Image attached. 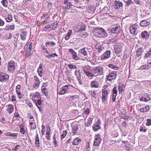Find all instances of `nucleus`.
I'll return each instance as SVG.
<instances>
[{"label":"nucleus","mask_w":151,"mask_h":151,"mask_svg":"<svg viewBox=\"0 0 151 151\" xmlns=\"http://www.w3.org/2000/svg\"><path fill=\"white\" fill-rule=\"evenodd\" d=\"M147 123L146 124L147 126H149L151 125V119H148L147 120Z\"/></svg>","instance_id":"obj_47"},{"label":"nucleus","mask_w":151,"mask_h":151,"mask_svg":"<svg viewBox=\"0 0 151 151\" xmlns=\"http://www.w3.org/2000/svg\"><path fill=\"white\" fill-rule=\"evenodd\" d=\"M100 122L99 121H98L96 123L95 125L93 127V129L94 131H96L100 129V127L99 126Z\"/></svg>","instance_id":"obj_23"},{"label":"nucleus","mask_w":151,"mask_h":151,"mask_svg":"<svg viewBox=\"0 0 151 151\" xmlns=\"http://www.w3.org/2000/svg\"><path fill=\"white\" fill-rule=\"evenodd\" d=\"M104 68L102 66H99L94 67L92 70V73L90 72V69L88 67H84L83 70L85 74L89 77H96L98 76L103 75Z\"/></svg>","instance_id":"obj_1"},{"label":"nucleus","mask_w":151,"mask_h":151,"mask_svg":"<svg viewBox=\"0 0 151 151\" xmlns=\"http://www.w3.org/2000/svg\"><path fill=\"white\" fill-rule=\"evenodd\" d=\"M72 6V5L71 4V3L69 2L67 5V6L65 7V9H69L71 8V6Z\"/></svg>","instance_id":"obj_52"},{"label":"nucleus","mask_w":151,"mask_h":151,"mask_svg":"<svg viewBox=\"0 0 151 151\" xmlns=\"http://www.w3.org/2000/svg\"><path fill=\"white\" fill-rule=\"evenodd\" d=\"M114 49L115 52L117 55H118L119 53L122 52V48L120 46L116 45L114 47Z\"/></svg>","instance_id":"obj_15"},{"label":"nucleus","mask_w":151,"mask_h":151,"mask_svg":"<svg viewBox=\"0 0 151 151\" xmlns=\"http://www.w3.org/2000/svg\"><path fill=\"white\" fill-rule=\"evenodd\" d=\"M78 98V96L77 95L72 96H70V100L71 101L76 99Z\"/></svg>","instance_id":"obj_45"},{"label":"nucleus","mask_w":151,"mask_h":151,"mask_svg":"<svg viewBox=\"0 0 151 151\" xmlns=\"http://www.w3.org/2000/svg\"><path fill=\"white\" fill-rule=\"evenodd\" d=\"M114 7L116 9H118L122 8L123 6L122 3L119 1L115 0L114 2Z\"/></svg>","instance_id":"obj_10"},{"label":"nucleus","mask_w":151,"mask_h":151,"mask_svg":"<svg viewBox=\"0 0 151 151\" xmlns=\"http://www.w3.org/2000/svg\"><path fill=\"white\" fill-rule=\"evenodd\" d=\"M14 25H11L9 26V29L11 30H14Z\"/></svg>","instance_id":"obj_61"},{"label":"nucleus","mask_w":151,"mask_h":151,"mask_svg":"<svg viewBox=\"0 0 151 151\" xmlns=\"http://www.w3.org/2000/svg\"><path fill=\"white\" fill-rule=\"evenodd\" d=\"M113 95H116L117 93L116 87H114L113 89Z\"/></svg>","instance_id":"obj_44"},{"label":"nucleus","mask_w":151,"mask_h":151,"mask_svg":"<svg viewBox=\"0 0 151 151\" xmlns=\"http://www.w3.org/2000/svg\"><path fill=\"white\" fill-rule=\"evenodd\" d=\"M117 76V72L114 71L109 73L106 76L107 81H111L113 79H115Z\"/></svg>","instance_id":"obj_7"},{"label":"nucleus","mask_w":151,"mask_h":151,"mask_svg":"<svg viewBox=\"0 0 151 151\" xmlns=\"http://www.w3.org/2000/svg\"><path fill=\"white\" fill-rule=\"evenodd\" d=\"M67 133V132L66 130H65L63 132L62 134L61 135V139H63L66 136Z\"/></svg>","instance_id":"obj_38"},{"label":"nucleus","mask_w":151,"mask_h":151,"mask_svg":"<svg viewBox=\"0 0 151 151\" xmlns=\"http://www.w3.org/2000/svg\"><path fill=\"white\" fill-rule=\"evenodd\" d=\"M68 52L71 54L72 58L73 60H77L79 59V58L78 57L77 53L73 49H70Z\"/></svg>","instance_id":"obj_9"},{"label":"nucleus","mask_w":151,"mask_h":151,"mask_svg":"<svg viewBox=\"0 0 151 151\" xmlns=\"http://www.w3.org/2000/svg\"><path fill=\"white\" fill-rule=\"evenodd\" d=\"M27 34V32L25 31H23L21 33L20 36L22 40H25Z\"/></svg>","instance_id":"obj_21"},{"label":"nucleus","mask_w":151,"mask_h":151,"mask_svg":"<svg viewBox=\"0 0 151 151\" xmlns=\"http://www.w3.org/2000/svg\"><path fill=\"white\" fill-rule=\"evenodd\" d=\"M39 75L40 77H42L43 76L42 69V67L40 66L39 69L37 70Z\"/></svg>","instance_id":"obj_29"},{"label":"nucleus","mask_w":151,"mask_h":151,"mask_svg":"<svg viewBox=\"0 0 151 151\" xmlns=\"http://www.w3.org/2000/svg\"><path fill=\"white\" fill-rule=\"evenodd\" d=\"M55 56H56L57 57H58V55L56 53H52L51 54H50L49 55H45V56L48 58L49 59H50L51 57H54Z\"/></svg>","instance_id":"obj_28"},{"label":"nucleus","mask_w":151,"mask_h":151,"mask_svg":"<svg viewBox=\"0 0 151 151\" xmlns=\"http://www.w3.org/2000/svg\"><path fill=\"white\" fill-rule=\"evenodd\" d=\"M7 110L9 114H11L14 110L13 106L12 105H9L6 106Z\"/></svg>","instance_id":"obj_20"},{"label":"nucleus","mask_w":151,"mask_h":151,"mask_svg":"<svg viewBox=\"0 0 151 151\" xmlns=\"http://www.w3.org/2000/svg\"><path fill=\"white\" fill-rule=\"evenodd\" d=\"M24 127V126L22 124H21L20 127V132L22 134H24L25 133L24 130V129H23Z\"/></svg>","instance_id":"obj_41"},{"label":"nucleus","mask_w":151,"mask_h":151,"mask_svg":"<svg viewBox=\"0 0 151 151\" xmlns=\"http://www.w3.org/2000/svg\"><path fill=\"white\" fill-rule=\"evenodd\" d=\"M143 52V50L142 48H138L137 51V55L138 56H140L142 53Z\"/></svg>","instance_id":"obj_27"},{"label":"nucleus","mask_w":151,"mask_h":151,"mask_svg":"<svg viewBox=\"0 0 151 151\" xmlns=\"http://www.w3.org/2000/svg\"><path fill=\"white\" fill-rule=\"evenodd\" d=\"M15 64L14 61L13 60H10L8 65V69L10 72H12L15 70Z\"/></svg>","instance_id":"obj_5"},{"label":"nucleus","mask_w":151,"mask_h":151,"mask_svg":"<svg viewBox=\"0 0 151 151\" xmlns=\"http://www.w3.org/2000/svg\"><path fill=\"white\" fill-rule=\"evenodd\" d=\"M118 89L119 93H122L123 91V88L122 86H118Z\"/></svg>","instance_id":"obj_57"},{"label":"nucleus","mask_w":151,"mask_h":151,"mask_svg":"<svg viewBox=\"0 0 151 151\" xmlns=\"http://www.w3.org/2000/svg\"><path fill=\"white\" fill-rule=\"evenodd\" d=\"M52 45V46H53L55 45V43L53 42H52L51 41L47 42L45 44V45L46 47L49 46L50 45Z\"/></svg>","instance_id":"obj_40"},{"label":"nucleus","mask_w":151,"mask_h":151,"mask_svg":"<svg viewBox=\"0 0 151 151\" xmlns=\"http://www.w3.org/2000/svg\"><path fill=\"white\" fill-rule=\"evenodd\" d=\"M96 35L99 37H106L107 36L106 31L103 28L97 29Z\"/></svg>","instance_id":"obj_2"},{"label":"nucleus","mask_w":151,"mask_h":151,"mask_svg":"<svg viewBox=\"0 0 151 151\" xmlns=\"http://www.w3.org/2000/svg\"><path fill=\"white\" fill-rule=\"evenodd\" d=\"M147 129L145 128V127H141L139 129V131L141 132H146Z\"/></svg>","instance_id":"obj_43"},{"label":"nucleus","mask_w":151,"mask_h":151,"mask_svg":"<svg viewBox=\"0 0 151 151\" xmlns=\"http://www.w3.org/2000/svg\"><path fill=\"white\" fill-rule=\"evenodd\" d=\"M90 86L91 88H97L99 87V84L97 82L94 81L91 82Z\"/></svg>","instance_id":"obj_17"},{"label":"nucleus","mask_w":151,"mask_h":151,"mask_svg":"<svg viewBox=\"0 0 151 151\" xmlns=\"http://www.w3.org/2000/svg\"><path fill=\"white\" fill-rule=\"evenodd\" d=\"M68 66L70 69L76 68V66L75 65H73L72 64H68Z\"/></svg>","instance_id":"obj_48"},{"label":"nucleus","mask_w":151,"mask_h":151,"mask_svg":"<svg viewBox=\"0 0 151 151\" xmlns=\"http://www.w3.org/2000/svg\"><path fill=\"white\" fill-rule=\"evenodd\" d=\"M111 52L109 50H107L102 55L101 59L105 60L108 59L110 56Z\"/></svg>","instance_id":"obj_12"},{"label":"nucleus","mask_w":151,"mask_h":151,"mask_svg":"<svg viewBox=\"0 0 151 151\" xmlns=\"http://www.w3.org/2000/svg\"><path fill=\"white\" fill-rule=\"evenodd\" d=\"M94 138V141L93 143V145L96 146H98L100 144L102 141L100 135L99 134L95 135Z\"/></svg>","instance_id":"obj_4"},{"label":"nucleus","mask_w":151,"mask_h":151,"mask_svg":"<svg viewBox=\"0 0 151 151\" xmlns=\"http://www.w3.org/2000/svg\"><path fill=\"white\" fill-rule=\"evenodd\" d=\"M93 118H90L89 119H88V124H91L92 122V121L93 120Z\"/></svg>","instance_id":"obj_63"},{"label":"nucleus","mask_w":151,"mask_h":151,"mask_svg":"<svg viewBox=\"0 0 151 151\" xmlns=\"http://www.w3.org/2000/svg\"><path fill=\"white\" fill-rule=\"evenodd\" d=\"M31 50H31L29 49L28 48V49L27 50V52L26 54V55L27 56H29V55L31 53Z\"/></svg>","instance_id":"obj_55"},{"label":"nucleus","mask_w":151,"mask_h":151,"mask_svg":"<svg viewBox=\"0 0 151 151\" xmlns=\"http://www.w3.org/2000/svg\"><path fill=\"white\" fill-rule=\"evenodd\" d=\"M86 147H87L84 150L85 151H90V145L89 144H88L86 146Z\"/></svg>","instance_id":"obj_59"},{"label":"nucleus","mask_w":151,"mask_h":151,"mask_svg":"<svg viewBox=\"0 0 151 151\" xmlns=\"http://www.w3.org/2000/svg\"><path fill=\"white\" fill-rule=\"evenodd\" d=\"M72 33V31L71 30H69L68 31V32L66 35V36L70 37Z\"/></svg>","instance_id":"obj_56"},{"label":"nucleus","mask_w":151,"mask_h":151,"mask_svg":"<svg viewBox=\"0 0 151 151\" xmlns=\"http://www.w3.org/2000/svg\"><path fill=\"white\" fill-rule=\"evenodd\" d=\"M126 4L125 5V7L129 6L131 3H132L133 2L131 0H127L125 2Z\"/></svg>","instance_id":"obj_36"},{"label":"nucleus","mask_w":151,"mask_h":151,"mask_svg":"<svg viewBox=\"0 0 151 151\" xmlns=\"http://www.w3.org/2000/svg\"><path fill=\"white\" fill-rule=\"evenodd\" d=\"M12 36V34L11 33H8L7 34L6 36V39H10Z\"/></svg>","instance_id":"obj_50"},{"label":"nucleus","mask_w":151,"mask_h":151,"mask_svg":"<svg viewBox=\"0 0 151 151\" xmlns=\"http://www.w3.org/2000/svg\"><path fill=\"white\" fill-rule=\"evenodd\" d=\"M70 86L68 85H66L62 86L58 90V92L60 95L68 93L69 92Z\"/></svg>","instance_id":"obj_3"},{"label":"nucleus","mask_w":151,"mask_h":151,"mask_svg":"<svg viewBox=\"0 0 151 151\" xmlns=\"http://www.w3.org/2000/svg\"><path fill=\"white\" fill-rule=\"evenodd\" d=\"M78 40V39L77 38H74L71 39L69 41V43L70 44H74L76 41Z\"/></svg>","instance_id":"obj_37"},{"label":"nucleus","mask_w":151,"mask_h":151,"mask_svg":"<svg viewBox=\"0 0 151 151\" xmlns=\"http://www.w3.org/2000/svg\"><path fill=\"white\" fill-rule=\"evenodd\" d=\"M57 25L58 23L56 22H54L53 24H52L51 25V28H52V30H54L55 29L57 28Z\"/></svg>","instance_id":"obj_31"},{"label":"nucleus","mask_w":151,"mask_h":151,"mask_svg":"<svg viewBox=\"0 0 151 151\" xmlns=\"http://www.w3.org/2000/svg\"><path fill=\"white\" fill-rule=\"evenodd\" d=\"M150 109L149 107L148 106H147L144 108H141L139 109L141 112H145L148 111Z\"/></svg>","instance_id":"obj_25"},{"label":"nucleus","mask_w":151,"mask_h":151,"mask_svg":"<svg viewBox=\"0 0 151 151\" xmlns=\"http://www.w3.org/2000/svg\"><path fill=\"white\" fill-rule=\"evenodd\" d=\"M50 135L51 134L50 133L46 132V139L48 140H50Z\"/></svg>","instance_id":"obj_46"},{"label":"nucleus","mask_w":151,"mask_h":151,"mask_svg":"<svg viewBox=\"0 0 151 151\" xmlns=\"http://www.w3.org/2000/svg\"><path fill=\"white\" fill-rule=\"evenodd\" d=\"M6 20L7 22H10L12 20V15L11 14H8V17L6 18Z\"/></svg>","instance_id":"obj_32"},{"label":"nucleus","mask_w":151,"mask_h":151,"mask_svg":"<svg viewBox=\"0 0 151 151\" xmlns=\"http://www.w3.org/2000/svg\"><path fill=\"white\" fill-rule=\"evenodd\" d=\"M150 100V96L147 94L146 93L144 96H142L140 98V101L145 102H147Z\"/></svg>","instance_id":"obj_13"},{"label":"nucleus","mask_w":151,"mask_h":151,"mask_svg":"<svg viewBox=\"0 0 151 151\" xmlns=\"http://www.w3.org/2000/svg\"><path fill=\"white\" fill-rule=\"evenodd\" d=\"M104 49V47L102 45H101V46H100V47H99V48L98 49V51L99 53H100L102 51H103Z\"/></svg>","instance_id":"obj_53"},{"label":"nucleus","mask_w":151,"mask_h":151,"mask_svg":"<svg viewBox=\"0 0 151 151\" xmlns=\"http://www.w3.org/2000/svg\"><path fill=\"white\" fill-rule=\"evenodd\" d=\"M90 94L91 97L94 98L95 97V96L96 95V92L95 91H91L90 92Z\"/></svg>","instance_id":"obj_42"},{"label":"nucleus","mask_w":151,"mask_h":151,"mask_svg":"<svg viewBox=\"0 0 151 151\" xmlns=\"http://www.w3.org/2000/svg\"><path fill=\"white\" fill-rule=\"evenodd\" d=\"M9 75L5 74L0 71V81L2 82H6L8 81Z\"/></svg>","instance_id":"obj_6"},{"label":"nucleus","mask_w":151,"mask_h":151,"mask_svg":"<svg viewBox=\"0 0 151 151\" xmlns=\"http://www.w3.org/2000/svg\"><path fill=\"white\" fill-rule=\"evenodd\" d=\"M35 143L36 147H37V149H39L40 146L39 139H35Z\"/></svg>","instance_id":"obj_30"},{"label":"nucleus","mask_w":151,"mask_h":151,"mask_svg":"<svg viewBox=\"0 0 151 151\" xmlns=\"http://www.w3.org/2000/svg\"><path fill=\"white\" fill-rule=\"evenodd\" d=\"M4 24V22L1 19H0V26H3Z\"/></svg>","instance_id":"obj_62"},{"label":"nucleus","mask_w":151,"mask_h":151,"mask_svg":"<svg viewBox=\"0 0 151 151\" xmlns=\"http://www.w3.org/2000/svg\"><path fill=\"white\" fill-rule=\"evenodd\" d=\"M85 113L87 115L89 114V109H86V110L84 111Z\"/></svg>","instance_id":"obj_64"},{"label":"nucleus","mask_w":151,"mask_h":151,"mask_svg":"<svg viewBox=\"0 0 151 151\" xmlns=\"http://www.w3.org/2000/svg\"><path fill=\"white\" fill-rule=\"evenodd\" d=\"M108 93V91L107 90L104 89H102L101 99L103 103H105V102L106 101Z\"/></svg>","instance_id":"obj_8"},{"label":"nucleus","mask_w":151,"mask_h":151,"mask_svg":"<svg viewBox=\"0 0 151 151\" xmlns=\"http://www.w3.org/2000/svg\"><path fill=\"white\" fill-rule=\"evenodd\" d=\"M29 124L31 126L32 129H35L36 128V125L33 123L31 122L29 123Z\"/></svg>","instance_id":"obj_49"},{"label":"nucleus","mask_w":151,"mask_h":151,"mask_svg":"<svg viewBox=\"0 0 151 151\" xmlns=\"http://www.w3.org/2000/svg\"><path fill=\"white\" fill-rule=\"evenodd\" d=\"M3 6L6 7L8 4V2L7 0H2L1 1Z\"/></svg>","instance_id":"obj_34"},{"label":"nucleus","mask_w":151,"mask_h":151,"mask_svg":"<svg viewBox=\"0 0 151 151\" xmlns=\"http://www.w3.org/2000/svg\"><path fill=\"white\" fill-rule=\"evenodd\" d=\"M87 50V49L86 50L84 47L82 49H80L79 50V52L82 56L86 58L88 56Z\"/></svg>","instance_id":"obj_14"},{"label":"nucleus","mask_w":151,"mask_h":151,"mask_svg":"<svg viewBox=\"0 0 151 151\" xmlns=\"http://www.w3.org/2000/svg\"><path fill=\"white\" fill-rule=\"evenodd\" d=\"M42 103V101L41 100H38L37 102H36V106H40Z\"/></svg>","instance_id":"obj_54"},{"label":"nucleus","mask_w":151,"mask_h":151,"mask_svg":"<svg viewBox=\"0 0 151 151\" xmlns=\"http://www.w3.org/2000/svg\"><path fill=\"white\" fill-rule=\"evenodd\" d=\"M40 83V82H35L33 86V88H35L38 87L39 86Z\"/></svg>","instance_id":"obj_51"},{"label":"nucleus","mask_w":151,"mask_h":151,"mask_svg":"<svg viewBox=\"0 0 151 151\" xmlns=\"http://www.w3.org/2000/svg\"><path fill=\"white\" fill-rule=\"evenodd\" d=\"M78 129L77 125H76L73 126V128L72 132L70 133L73 135H74L77 133V131Z\"/></svg>","instance_id":"obj_19"},{"label":"nucleus","mask_w":151,"mask_h":151,"mask_svg":"<svg viewBox=\"0 0 151 151\" xmlns=\"http://www.w3.org/2000/svg\"><path fill=\"white\" fill-rule=\"evenodd\" d=\"M151 56V48H150L148 52L145 54L144 57V58H147L150 57Z\"/></svg>","instance_id":"obj_33"},{"label":"nucleus","mask_w":151,"mask_h":151,"mask_svg":"<svg viewBox=\"0 0 151 151\" xmlns=\"http://www.w3.org/2000/svg\"><path fill=\"white\" fill-rule=\"evenodd\" d=\"M150 23L149 22H147L145 20H142L141 21L139 24L140 25L143 27H146L149 25Z\"/></svg>","instance_id":"obj_24"},{"label":"nucleus","mask_w":151,"mask_h":151,"mask_svg":"<svg viewBox=\"0 0 151 151\" xmlns=\"http://www.w3.org/2000/svg\"><path fill=\"white\" fill-rule=\"evenodd\" d=\"M101 45L100 43H98L96 45L95 47L96 49H98Z\"/></svg>","instance_id":"obj_60"},{"label":"nucleus","mask_w":151,"mask_h":151,"mask_svg":"<svg viewBox=\"0 0 151 151\" xmlns=\"http://www.w3.org/2000/svg\"><path fill=\"white\" fill-rule=\"evenodd\" d=\"M50 15L49 14H45L43 15L42 16V18H43L44 17L45 18L48 19L49 18Z\"/></svg>","instance_id":"obj_58"},{"label":"nucleus","mask_w":151,"mask_h":151,"mask_svg":"<svg viewBox=\"0 0 151 151\" xmlns=\"http://www.w3.org/2000/svg\"><path fill=\"white\" fill-rule=\"evenodd\" d=\"M149 67L148 65H144L141 66V67L139 68V70H142L143 69H148Z\"/></svg>","instance_id":"obj_35"},{"label":"nucleus","mask_w":151,"mask_h":151,"mask_svg":"<svg viewBox=\"0 0 151 151\" xmlns=\"http://www.w3.org/2000/svg\"><path fill=\"white\" fill-rule=\"evenodd\" d=\"M81 140L79 138L77 137L74 139L73 141L72 142L73 145H77L79 143L81 142Z\"/></svg>","instance_id":"obj_22"},{"label":"nucleus","mask_w":151,"mask_h":151,"mask_svg":"<svg viewBox=\"0 0 151 151\" xmlns=\"http://www.w3.org/2000/svg\"><path fill=\"white\" fill-rule=\"evenodd\" d=\"M136 28H135L134 27H131L130 28V32L131 33H132V35H136L137 34V32L136 31L137 30Z\"/></svg>","instance_id":"obj_26"},{"label":"nucleus","mask_w":151,"mask_h":151,"mask_svg":"<svg viewBox=\"0 0 151 151\" xmlns=\"http://www.w3.org/2000/svg\"><path fill=\"white\" fill-rule=\"evenodd\" d=\"M42 91L43 93L45 94V95L47 97V96L48 95L47 94V90L46 88H41Z\"/></svg>","instance_id":"obj_39"},{"label":"nucleus","mask_w":151,"mask_h":151,"mask_svg":"<svg viewBox=\"0 0 151 151\" xmlns=\"http://www.w3.org/2000/svg\"><path fill=\"white\" fill-rule=\"evenodd\" d=\"M141 35L142 38L144 39H147V38H148L149 37V34L148 33V32L146 31H145L142 32L141 33Z\"/></svg>","instance_id":"obj_18"},{"label":"nucleus","mask_w":151,"mask_h":151,"mask_svg":"<svg viewBox=\"0 0 151 151\" xmlns=\"http://www.w3.org/2000/svg\"><path fill=\"white\" fill-rule=\"evenodd\" d=\"M120 29L119 27H112L110 30H111V33L116 34L119 32Z\"/></svg>","instance_id":"obj_16"},{"label":"nucleus","mask_w":151,"mask_h":151,"mask_svg":"<svg viewBox=\"0 0 151 151\" xmlns=\"http://www.w3.org/2000/svg\"><path fill=\"white\" fill-rule=\"evenodd\" d=\"M21 86L20 85H18L16 87V91L17 95V97L18 98L20 99L23 96V95L21 93L20 88Z\"/></svg>","instance_id":"obj_11"}]
</instances>
